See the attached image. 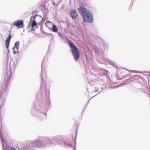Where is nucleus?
<instances>
[{
    "instance_id": "6",
    "label": "nucleus",
    "mask_w": 150,
    "mask_h": 150,
    "mask_svg": "<svg viewBox=\"0 0 150 150\" xmlns=\"http://www.w3.org/2000/svg\"><path fill=\"white\" fill-rule=\"evenodd\" d=\"M36 146L38 147H42L44 146L45 144L41 140L38 139L36 140Z\"/></svg>"
},
{
    "instance_id": "12",
    "label": "nucleus",
    "mask_w": 150,
    "mask_h": 150,
    "mask_svg": "<svg viewBox=\"0 0 150 150\" xmlns=\"http://www.w3.org/2000/svg\"><path fill=\"white\" fill-rule=\"evenodd\" d=\"M19 45V42L18 41H17L15 43L14 47L16 48V50H18Z\"/></svg>"
},
{
    "instance_id": "8",
    "label": "nucleus",
    "mask_w": 150,
    "mask_h": 150,
    "mask_svg": "<svg viewBox=\"0 0 150 150\" xmlns=\"http://www.w3.org/2000/svg\"><path fill=\"white\" fill-rule=\"evenodd\" d=\"M30 147H31V149L33 150H35V146H36V141H31L30 142Z\"/></svg>"
},
{
    "instance_id": "1",
    "label": "nucleus",
    "mask_w": 150,
    "mask_h": 150,
    "mask_svg": "<svg viewBox=\"0 0 150 150\" xmlns=\"http://www.w3.org/2000/svg\"><path fill=\"white\" fill-rule=\"evenodd\" d=\"M79 13L82 16L84 20L86 21L92 23L93 21L92 14L88 9L82 7H80L79 8Z\"/></svg>"
},
{
    "instance_id": "2",
    "label": "nucleus",
    "mask_w": 150,
    "mask_h": 150,
    "mask_svg": "<svg viewBox=\"0 0 150 150\" xmlns=\"http://www.w3.org/2000/svg\"><path fill=\"white\" fill-rule=\"evenodd\" d=\"M69 44L71 49L72 55L74 56V59L76 61H77L80 56L78 49L75 46L74 44L71 41L69 42Z\"/></svg>"
},
{
    "instance_id": "13",
    "label": "nucleus",
    "mask_w": 150,
    "mask_h": 150,
    "mask_svg": "<svg viewBox=\"0 0 150 150\" xmlns=\"http://www.w3.org/2000/svg\"><path fill=\"white\" fill-rule=\"evenodd\" d=\"M13 53L14 54H15L17 53L18 52V50H16V48L13 47Z\"/></svg>"
},
{
    "instance_id": "9",
    "label": "nucleus",
    "mask_w": 150,
    "mask_h": 150,
    "mask_svg": "<svg viewBox=\"0 0 150 150\" xmlns=\"http://www.w3.org/2000/svg\"><path fill=\"white\" fill-rule=\"evenodd\" d=\"M52 28L50 29H52V30L53 32H57L58 31V29L57 27V26L54 25V23H52Z\"/></svg>"
},
{
    "instance_id": "7",
    "label": "nucleus",
    "mask_w": 150,
    "mask_h": 150,
    "mask_svg": "<svg viewBox=\"0 0 150 150\" xmlns=\"http://www.w3.org/2000/svg\"><path fill=\"white\" fill-rule=\"evenodd\" d=\"M71 16L73 18H76L78 16V13L75 10H72L71 11Z\"/></svg>"
},
{
    "instance_id": "4",
    "label": "nucleus",
    "mask_w": 150,
    "mask_h": 150,
    "mask_svg": "<svg viewBox=\"0 0 150 150\" xmlns=\"http://www.w3.org/2000/svg\"><path fill=\"white\" fill-rule=\"evenodd\" d=\"M13 25L17 27H20L23 25V22L22 21L17 20L15 21L13 23Z\"/></svg>"
},
{
    "instance_id": "5",
    "label": "nucleus",
    "mask_w": 150,
    "mask_h": 150,
    "mask_svg": "<svg viewBox=\"0 0 150 150\" xmlns=\"http://www.w3.org/2000/svg\"><path fill=\"white\" fill-rule=\"evenodd\" d=\"M11 35H9L8 37L7 38V39L6 40L5 42V44L6 46V48L8 50V52H9V51L8 50V47H9L10 41L11 40Z\"/></svg>"
},
{
    "instance_id": "11",
    "label": "nucleus",
    "mask_w": 150,
    "mask_h": 150,
    "mask_svg": "<svg viewBox=\"0 0 150 150\" xmlns=\"http://www.w3.org/2000/svg\"><path fill=\"white\" fill-rule=\"evenodd\" d=\"M2 140L3 142V146L4 148V150H9L10 149L9 147H8V146H7V145L5 144V146H4V144H5V143L4 142V141L3 139H2V138L1 137Z\"/></svg>"
},
{
    "instance_id": "3",
    "label": "nucleus",
    "mask_w": 150,
    "mask_h": 150,
    "mask_svg": "<svg viewBox=\"0 0 150 150\" xmlns=\"http://www.w3.org/2000/svg\"><path fill=\"white\" fill-rule=\"evenodd\" d=\"M42 19V17L40 16H34L30 18V22L32 23V26L33 27L36 26L37 25L36 22H38V19L41 20Z\"/></svg>"
},
{
    "instance_id": "10",
    "label": "nucleus",
    "mask_w": 150,
    "mask_h": 150,
    "mask_svg": "<svg viewBox=\"0 0 150 150\" xmlns=\"http://www.w3.org/2000/svg\"><path fill=\"white\" fill-rule=\"evenodd\" d=\"M45 24L50 30L51 27L52 25V23L50 21H48L45 23Z\"/></svg>"
},
{
    "instance_id": "14",
    "label": "nucleus",
    "mask_w": 150,
    "mask_h": 150,
    "mask_svg": "<svg viewBox=\"0 0 150 150\" xmlns=\"http://www.w3.org/2000/svg\"><path fill=\"white\" fill-rule=\"evenodd\" d=\"M15 148H11V150H15Z\"/></svg>"
}]
</instances>
